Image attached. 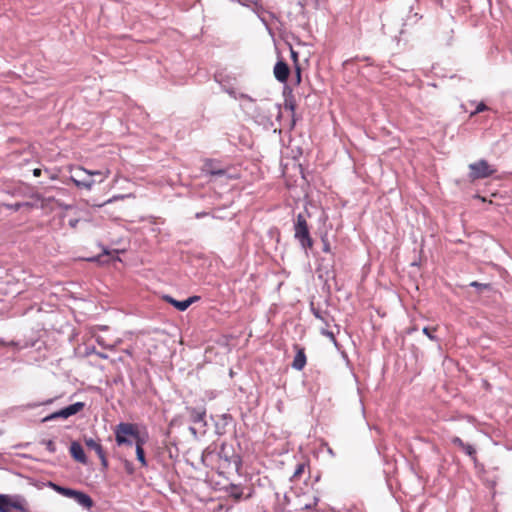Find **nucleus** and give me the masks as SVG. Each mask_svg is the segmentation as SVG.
<instances>
[{"mask_svg":"<svg viewBox=\"0 0 512 512\" xmlns=\"http://www.w3.org/2000/svg\"><path fill=\"white\" fill-rule=\"evenodd\" d=\"M77 492V490L65 488V490H63V496L74 499Z\"/></svg>","mask_w":512,"mask_h":512,"instance_id":"obj_28","label":"nucleus"},{"mask_svg":"<svg viewBox=\"0 0 512 512\" xmlns=\"http://www.w3.org/2000/svg\"><path fill=\"white\" fill-rule=\"evenodd\" d=\"M295 237L298 239L303 248L312 246V239L309 235L308 226H295Z\"/></svg>","mask_w":512,"mask_h":512,"instance_id":"obj_8","label":"nucleus"},{"mask_svg":"<svg viewBox=\"0 0 512 512\" xmlns=\"http://www.w3.org/2000/svg\"><path fill=\"white\" fill-rule=\"evenodd\" d=\"M12 509L23 511L24 507L19 500L12 501Z\"/></svg>","mask_w":512,"mask_h":512,"instance_id":"obj_30","label":"nucleus"},{"mask_svg":"<svg viewBox=\"0 0 512 512\" xmlns=\"http://www.w3.org/2000/svg\"><path fill=\"white\" fill-rule=\"evenodd\" d=\"M284 108H285V110L290 111L291 116H292V123L294 125L295 124L294 115H295V111H296V101L292 95L285 98Z\"/></svg>","mask_w":512,"mask_h":512,"instance_id":"obj_14","label":"nucleus"},{"mask_svg":"<svg viewBox=\"0 0 512 512\" xmlns=\"http://www.w3.org/2000/svg\"><path fill=\"white\" fill-rule=\"evenodd\" d=\"M115 441L118 446L133 444V436H136V425L132 423L121 422L114 429Z\"/></svg>","mask_w":512,"mask_h":512,"instance_id":"obj_3","label":"nucleus"},{"mask_svg":"<svg viewBox=\"0 0 512 512\" xmlns=\"http://www.w3.org/2000/svg\"><path fill=\"white\" fill-rule=\"evenodd\" d=\"M33 175H34L35 177H39V176L41 175V169H40V168H35V169L33 170Z\"/></svg>","mask_w":512,"mask_h":512,"instance_id":"obj_35","label":"nucleus"},{"mask_svg":"<svg viewBox=\"0 0 512 512\" xmlns=\"http://www.w3.org/2000/svg\"><path fill=\"white\" fill-rule=\"evenodd\" d=\"M323 250H324L325 252H329V250H330V248H329V244H328V243H326L325 241H324V247H323Z\"/></svg>","mask_w":512,"mask_h":512,"instance_id":"obj_37","label":"nucleus"},{"mask_svg":"<svg viewBox=\"0 0 512 512\" xmlns=\"http://www.w3.org/2000/svg\"><path fill=\"white\" fill-rule=\"evenodd\" d=\"M83 408H84L83 402H76L74 404H71L67 407L60 409L59 411H56V412L46 416L43 419V422H48V421H51V420H54L57 418L67 419L70 416L75 415L78 412H80Z\"/></svg>","mask_w":512,"mask_h":512,"instance_id":"obj_4","label":"nucleus"},{"mask_svg":"<svg viewBox=\"0 0 512 512\" xmlns=\"http://www.w3.org/2000/svg\"><path fill=\"white\" fill-rule=\"evenodd\" d=\"M42 444L45 445L46 449L50 453H55L56 452V445H55L54 441H52V440H43Z\"/></svg>","mask_w":512,"mask_h":512,"instance_id":"obj_24","label":"nucleus"},{"mask_svg":"<svg viewBox=\"0 0 512 512\" xmlns=\"http://www.w3.org/2000/svg\"><path fill=\"white\" fill-rule=\"evenodd\" d=\"M103 252H104L103 255L87 258V260L91 261V262H99L101 264H106L108 262V255H109V253H108L107 250H104Z\"/></svg>","mask_w":512,"mask_h":512,"instance_id":"obj_17","label":"nucleus"},{"mask_svg":"<svg viewBox=\"0 0 512 512\" xmlns=\"http://www.w3.org/2000/svg\"><path fill=\"white\" fill-rule=\"evenodd\" d=\"M321 334L328 337L334 343V345H337L335 335L332 331H329V330L323 328V329H321Z\"/></svg>","mask_w":512,"mask_h":512,"instance_id":"obj_25","label":"nucleus"},{"mask_svg":"<svg viewBox=\"0 0 512 512\" xmlns=\"http://www.w3.org/2000/svg\"><path fill=\"white\" fill-rule=\"evenodd\" d=\"M328 452H329L331 455H333V451H332V449H331V448H329V449H328Z\"/></svg>","mask_w":512,"mask_h":512,"instance_id":"obj_41","label":"nucleus"},{"mask_svg":"<svg viewBox=\"0 0 512 512\" xmlns=\"http://www.w3.org/2000/svg\"><path fill=\"white\" fill-rule=\"evenodd\" d=\"M85 445L89 449H92V450H94L96 452V454L100 458V461H101V464H102L103 468H107L108 467V461H107L105 452H104L103 447L101 446V444L98 443L93 438H88V439H85Z\"/></svg>","mask_w":512,"mask_h":512,"instance_id":"obj_7","label":"nucleus"},{"mask_svg":"<svg viewBox=\"0 0 512 512\" xmlns=\"http://www.w3.org/2000/svg\"><path fill=\"white\" fill-rule=\"evenodd\" d=\"M201 171L211 176H224L228 173V169L224 168L219 160L209 158L203 161Z\"/></svg>","mask_w":512,"mask_h":512,"instance_id":"obj_5","label":"nucleus"},{"mask_svg":"<svg viewBox=\"0 0 512 512\" xmlns=\"http://www.w3.org/2000/svg\"><path fill=\"white\" fill-rule=\"evenodd\" d=\"M12 500L9 496L0 494V512H11Z\"/></svg>","mask_w":512,"mask_h":512,"instance_id":"obj_15","label":"nucleus"},{"mask_svg":"<svg viewBox=\"0 0 512 512\" xmlns=\"http://www.w3.org/2000/svg\"><path fill=\"white\" fill-rule=\"evenodd\" d=\"M273 73L279 82L285 83L290 75V68L284 60H279L274 66Z\"/></svg>","mask_w":512,"mask_h":512,"instance_id":"obj_6","label":"nucleus"},{"mask_svg":"<svg viewBox=\"0 0 512 512\" xmlns=\"http://www.w3.org/2000/svg\"><path fill=\"white\" fill-rule=\"evenodd\" d=\"M188 412L193 423L203 422L205 424L206 410L204 408H188Z\"/></svg>","mask_w":512,"mask_h":512,"instance_id":"obj_12","label":"nucleus"},{"mask_svg":"<svg viewBox=\"0 0 512 512\" xmlns=\"http://www.w3.org/2000/svg\"><path fill=\"white\" fill-rule=\"evenodd\" d=\"M295 348L296 355L292 362V367L298 371H301L306 365V355L303 348H299L298 346H296Z\"/></svg>","mask_w":512,"mask_h":512,"instance_id":"obj_11","label":"nucleus"},{"mask_svg":"<svg viewBox=\"0 0 512 512\" xmlns=\"http://www.w3.org/2000/svg\"><path fill=\"white\" fill-rule=\"evenodd\" d=\"M320 0H305L306 4L317 6Z\"/></svg>","mask_w":512,"mask_h":512,"instance_id":"obj_33","label":"nucleus"},{"mask_svg":"<svg viewBox=\"0 0 512 512\" xmlns=\"http://www.w3.org/2000/svg\"><path fill=\"white\" fill-rule=\"evenodd\" d=\"M74 500L80 506H82L86 509H90L93 506V501H92L91 497L88 494L81 492V491H78L76 493Z\"/></svg>","mask_w":512,"mask_h":512,"instance_id":"obj_13","label":"nucleus"},{"mask_svg":"<svg viewBox=\"0 0 512 512\" xmlns=\"http://www.w3.org/2000/svg\"><path fill=\"white\" fill-rule=\"evenodd\" d=\"M8 208H13L14 210H20L21 208H25L26 210H28L29 208H31V205L28 203V202H25V203H20V202H17L13 205H6Z\"/></svg>","mask_w":512,"mask_h":512,"instance_id":"obj_23","label":"nucleus"},{"mask_svg":"<svg viewBox=\"0 0 512 512\" xmlns=\"http://www.w3.org/2000/svg\"><path fill=\"white\" fill-rule=\"evenodd\" d=\"M434 331H436V328L430 329L429 327H424L422 329L423 334H425L430 340L437 341V337L434 335Z\"/></svg>","mask_w":512,"mask_h":512,"instance_id":"obj_20","label":"nucleus"},{"mask_svg":"<svg viewBox=\"0 0 512 512\" xmlns=\"http://www.w3.org/2000/svg\"><path fill=\"white\" fill-rule=\"evenodd\" d=\"M136 457H137V460L141 463V465L143 467L147 466V461H146V458H145V453H144V449L141 448V447H136Z\"/></svg>","mask_w":512,"mask_h":512,"instance_id":"obj_18","label":"nucleus"},{"mask_svg":"<svg viewBox=\"0 0 512 512\" xmlns=\"http://www.w3.org/2000/svg\"><path fill=\"white\" fill-rule=\"evenodd\" d=\"M488 109V107L486 106V104H484L483 102H480L477 106H476V109L475 111H473L471 113V116L475 115V114H478L480 112H483V111H486Z\"/></svg>","mask_w":512,"mask_h":512,"instance_id":"obj_27","label":"nucleus"},{"mask_svg":"<svg viewBox=\"0 0 512 512\" xmlns=\"http://www.w3.org/2000/svg\"><path fill=\"white\" fill-rule=\"evenodd\" d=\"M470 285H471L472 287H477V288H479V287H486V285L481 284V283H478V282H476V281L472 282Z\"/></svg>","mask_w":512,"mask_h":512,"instance_id":"obj_34","label":"nucleus"},{"mask_svg":"<svg viewBox=\"0 0 512 512\" xmlns=\"http://www.w3.org/2000/svg\"><path fill=\"white\" fill-rule=\"evenodd\" d=\"M311 312L317 319L321 320L326 326H329V316L327 313L321 312L319 309H316L313 305L311 306Z\"/></svg>","mask_w":512,"mask_h":512,"instance_id":"obj_16","label":"nucleus"},{"mask_svg":"<svg viewBox=\"0 0 512 512\" xmlns=\"http://www.w3.org/2000/svg\"><path fill=\"white\" fill-rule=\"evenodd\" d=\"M109 175V169L104 171H88L79 167L74 170L70 178L77 187L89 190L96 182L94 179H92L93 176H99L100 179L98 182H103L106 178L109 177Z\"/></svg>","mask_w":512,"mask_h":512,"instance_id":"obj_1","label":"nucleus"},{"mask_svg":"<svg viewBox=\"0 0 512 512\" xmlns=\"http://www.w3.org/2000/svg\"><path fill=\"white\" fill-rule=\"evenodd\" d=\"M77 222H78V219H69L68 220V224H70V225L77 224Z\"/></svg>","mask_w":512,"mask_h":512,"instance_id":"obj_38","label":"nucleus"},{"mask_svg":"<svg viewBox=\"0 0 512 512\" xmlns=\"http://www.w3.org/2000/svg\"><path fill=\"white\" fill-rule=\"evenodd\" d=\"M301 81H302L301 68L296 63V65H295V84L299 85L301 83Z\"/></svg>","mask_w":512,"mask_h":512,"instance_id":"obj_26","label":"nucleus"},{"mask_svg":"<svg viewBox=\"0 0 512 512\" xmlns=\"http://www.w3.org/2000/svg\"><path fill=\"white\" fill-rule=\"evenodd\" d=\"M468 178L471 182L488 178L497 172V169L490 165L487 160L480 159L468 166Z\"/></svg>","mask_w":512,"mask_h":512,"instance_id":"obj_2","label":"nucleus"},{"mask_svg":"<svg viewBox=\"0 0 512 512\" xmlns=\"http://www.w3.org/2000/svg\"><path fill=\"white\" fill-rule=\"evenodd\" d=\"M50 485L53 487V489L58 492L59 494L63 495V490H65V487L58 486L56 484L50 483Z\"/></svg>","mask_w":512,"mask_h":512,"instance_id":"obj_31","label":"nucleus"},{"mask_svg":"<svg viewBox=\"0 0 512 512\" xmlns=\"http://www.w3.org/2000/svg\"><path fill=\"white\" fill-rule=\"evenodd\" d=\"M463 450L464 452L470 456L472 459H476V450L475 448L471 445V444H465V446L463 447Z\"/></svg>","mask_w":512,"mask_h":512,"instance_id":"obj_21","label":"nucleus"},{"mask_svg":"<svg viewBox=\"0 0 512 512\" xmlns=\"http://www.w3.org/2000/svg\"><path fill=\"white\" fill-rule=\"evenodd\" d=\"M304 469H305L304 463L298 464L293 475H292V479H298L303 474Z\"/></svg>","mask_w":512,"mask_h":512,"instance_id":"obj_22","label":"nucleus"},{"mask_svg":"<svg viewBox=\"0 0 512 512\" xmlns=\"http://www.w3.org/2000/svg\"><path fill=\"white\" fill-rule=\"evenodd\" d=\"M70 453L72 455V457L82 463V464H86L87 463V457L85 455V452L82 448V446L78 443V442H72L71 445H70Z\"/></svg>","mask_w":512,"mask_h":512,"instance_id":"obj_10","label":"nucleus"},{"mask_svg":"<svg viewBox=\"0 0 512 512\" xmlns=\"http://www.w3.org/2000/svg\"><path fill=\"white\" fill-rule=\"evenodd\" d=\"M67 210L72 212V211H74V210H75V208H74V207H68V209H67Z\"/></svg>","mask_w":512,"mask_h":512,"instance_id":"obj_40","label":"nucleus"},{"mask_svg":"<svg viewBox=\"0 0 512 512\" xmlns=\"http://www.w3.org/2000/svg\"><path fill=\"white\" fill-rule=\"evenodd\" d=\"M291 55H292L293 60H294L295 62H297V59H298V55H297V53H296L295 51H293V50H292V51H291Z\"/></svg>","mask_w":512,"mask_h":512,"instance_id":"obj_36","label":"nucleus"},{"mask_svg":"<svg viewBox=\"0 0 512 512\" xmlns=\"http://www.w3.org/2000/svg\"><path fill=\"white\" fill-rule=\"evenodd\" d=\"M189 430H190V432H191L193 435H196V433H197V432H196V429H195V428L190 427V428H189Z\"/></svg>","mask_w":512,"mask_h":512,"instance_id":"obj_39","label":"nucleus"},{"mask_svg":"<svg viewBox=\"0 0 512 512\" xmlns=\"http://www.w3.org/2000/svg\"><path fill=\"white\" fill-rule=\"evenodd\" d=\"M297 224H299V225L307 224V221H306L305 217L302 214L298 215Z\"/></svg>","mask_w":512,"mask_h":512,"instance_id":"obj_32","label":"nucleus"},{"mask_svg":"<svg viewBox=\"0 0 512 512\" xmlns=\"http://www.w3.org/2000/svg\"><path fill=\"white\" fill-rule=\"evenodd\" d=\"M165 300L168 303L172 304L179 311H185L192 303H194L196 300H198V297L192 296V297L187 298L186 300L178 301V300L173 299L170 296H165Z\"/></svg>","mask_w":512,"mask_h":512,"instance_id":"obj_9","label":"nucleus"},{"mask_svg":"<svg viewBox=\"0 0 512 512\" xmlns=\"http://www.w3.org/2000/svg\"><path fill=\"white\" fill-rule=\"evenodd\" d=\"M451 442H452L454 445H456V446L460 447L461 449H463V447H464V446H465V444H466V443H464V442L461 440V438H459V437H453V438L451 439Z\"/></svg>","mask_w":512,"mask_h":512,"instance_id":"obj_29","label":"nucleus"},{"mask_svg":"<svg viewBox=\"0 0 512 512\" xmlns=\"http://www.w3.org/2000/svg\"><path fill=\"white\" fill-rule=\"evenodd\" d=\"M135 441L136 447L143 448V445L146 443L147 438L145 436H141L138 429L136 428V436H133V442Z\"/></svg>","mask_w":512,"mask_h":512,"instance_id":"obj_19","label":"nucleus"}]
</instances>
